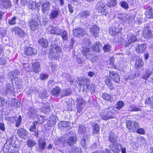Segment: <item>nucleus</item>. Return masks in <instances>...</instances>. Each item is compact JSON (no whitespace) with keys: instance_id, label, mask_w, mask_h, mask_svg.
<instances>
[{"instance_id":"f257e3e1","label":"nucleus","mask_w":153,"mask_h":153,"mask_svg":"<svg viewBox=\"0 0 153 153\" xmlns=\"http://www.w3.org/2000/svg\"><path fill=\"white\" fill-rule=\"evenodd\" d=\"M114 107H111L102 110L100 113V116L102 120H107L115 118Z\"/></svg>"},{"instance_id":"f03ea898","label":"nucleus","mask_w":153,"mask_h":153,"mask_svg":"<svg viewBox=\"0 0 153 153\" xmlns=\"http://www.w3.org/2000/svg\"><path fill=\"white\" fill-rule=\"evenodd\" d=\"M65 142L71 146L75 143L76 141V137L75 134L71 131L65 133L64 135Z\"/></svg>"},{"instance_id":"7ed1b4c3","label":"nucleus","mask_w":153,"mask_h":153,"mask_svg":"<svg viewBox=\"0 0 153 153\" xmlns=\"http://www.w3.org/2000/svg\"><path fill=\"white\" fill-rule=\"evenodd\" d=\"M40 23V18L37 15H36L34 17H33L29 22V26L33 31L37 29Z\"/></svg>"},{"instance_id":"20e7f679","label":"nucleus","mask_w":153,"mask_h":153,"mask_svg":"<svg viewBox=\"0 0 153 153\" xmlns=\"http://www.w3.org/2000/svg\"><path fill=\"white\" fill-rule=\"evenodd\" d=\"M50 51L51 52L52 55L56 59H58L59 57V55L57 53H60L62 52V49L60 47L56 44L53 45L50 49Z\"/></svg>"},{"instance_id":"39448f33","label":"nucleus","mask_w":153,"mask_h":153,"mask_svg":"<svg viewBox=\"0 0 153 153\" xmlns=\"http://www.w3.org/2000/svg\"><path fill=\"white\" fill-rule=\"evenodd\" d=\"M96 9L99 13L106 16L108 14V12L105 4L102 2H98L96 4Z\"/></svg>"},{"instance_id":"423d86ee","label":"nucleus","mask_w":153,"mask_h":153,"mask_svg":"<svg viewBox=\"0 0 153 153\" xmlns=\"http://www.w3.org/2000/svg\"><path fill=\"white\" fill-rule=\"evenodd\" d=\"M96 9L99 13L106 16L108 14V12L105 4L102 2H98L96 4Z\"/></svg>"},{"instance_id":"0eeeda50","label":"nucleus","mask_w":153,"mask_h":153,"mask_svg":"<svg viewBox=\"0 0 153 153\" xmlns=\"http://www.w3.org/2000/svg\"><path fill=\"white\" fill-rule=\"evenodd\" d=\"M96 9L99 13L106 16L108 14V12L105 4L102 2H98L96 4Z\"/></svg>"},{"instance_id":"6e6552de","label":"nucleus","mask_w":153,"mask_h":153,"mask_svg":"<svg viewBox=\"0 0 153 153\" xmlns=\"http://www.w3.org/2000/svg\"><path fill=\"white\" fill-rule=\"evenodd\" d=\"M151 27L147 26L144 27L143 31V35L146 39H149L152 38L153 34Z\"/></svg>"},{"instance_id":"1a4fd4ad","label":"nucleus","mask_w":153,"mask_h":153,"mask_svg":"<svg viewBox=\"0 0 153 153\" xmlns=\"http://www.w3.org/2000/svg\"><path fill=\"white\" fill-rule=\"evenodd\" d=\"M51 4L49 2L47 1H43L42 3V10L44 14H47L50 9Z\"/></svg>"},{"instance_id":"9d476101","label":"nucleus","mask_w":153,"mask_h":153,"mask_svg":"<svg viewBox=\"0 0 153 153\" xmlns=\"http://www.w3.org/2000/svg\"><path fill=\"white\" fill-rule=\"evenodd\" d=\"M111 150L114 153H118L120 152L122 146L119 143H112L109 146Z\"/></svg>"},{"instance_id":"9b49d317","label":"nucleus","mask_w":153,"mask_h":153,"mask_svg":"<svg viewBox=\"0 0 153 153\" xmlns=\"http://www.w3.org/2000/svg\"><path fill=\"white\" fill-rule=\"evenodd\" d=\"M128 42L125 44V47L128 46L131 43L135 42L137 41L136 36L134 35L131 33H128Z\"/></svg>"},{"instance_id":"f8f14e48","label":"nucleus","mask_w":153,"mask_h":153,"mask_svg":"<svg viewBox=\"0 0 153 153\" xmlns=\"http://www.w3.org/2000/svg\"><path fill=\"white\" fill-rule=\"evenodd\" d=\"M127 16V14H122L120 12L116 11L115 13L113 18H116L120 21L123 22H125Z\"/></svg>"},{"instance_id":"ddd939ff","label":"nucleus","mask_w":153,"mask_h":153,"mask_svg":"<svg viewBox=\"0 0 153 153\" xmlns=\"http://www.w3.org/2000/svg\"><path fill=\"white\" fill-rule=\"evenodd\" d=\"M74 35L79 38L84 36L86 33V31L81 28H77L73 30Z\"/></svg>"},{"instance_id":"4468645a","label":"nucleus","mask_w":153,"mask_h":153,"mask_svg":"<svg viewBox=\"0 0 153 153\" xmlns=\"http://www.w3.org/2000/svg\"><path fill=\"white\" fill-rule=\"evenodd\" d=\"M89 135H84L81 141V144L84 149H87L89 147L88 141Z\"/></svg>"},{"instance_id":"2eb2a0df","label":"nucleus","mask_w":153,"mask_h":153,"mask_svg":"<svg viewBox=\"0 0 153 153\" xmlns=\"http://www.w3.org/2000/svg\"><path fill=\"white\" fill-rule=\"evenodd\" d=\"M100 28L96 25H93L90 28V32L91 34L95 37H98Z\"/></svg>"},{"instance_id":"dca6fc26","label":"nucleus","mask_w":153,"mask_h":153,"mask_svg":"<svg viewBox=\"0 0 153 153\" xmlns=\"http://www.w3.org/2000/svg\"><path fill=\"white\" fill-rule=\"evenodd\" d=\"M118 138L117 135L116 134V132L111 131L109 134L108 136V140L111 143H116L117 141Z\"/></svg>"},{"instance_id":"f3484780","label":"nucleus","mask_w":153,"mask_h":153,"mask_svg":"<svg viewBox=\"0 0 153 153\" xmlns=\"http://www.w3.org/2000/svg\"><path fill=\"white\" fill-rule=\"evenodd\" d=\"M109 76L111 77L112 80L114 82L118 83L120 81V77L119 75L115 71H109Z\"/></svg>"},{"instance_id":"a211bd4d","label":"nucleus","mask_w":153,"mask_h":153,"mask_svg":"<svg viewBox=\"0 0 153 153\" xmlns=\"http://www.w3.org/2000/svg\"><path fill=\"white\" fill-rule=\"evenodd\" d=\"M49 31L50 33L52 34H55L57 35H60L62 33V31L58 27L52 26L49 27Z\"/></svg>"},{"instance_id":"6ab92c4d","label":"nucleus","mask_w":153,"mask_h":153,"mask_svg":"<svg viewBox=\"0 0 153 153\" xmlns=\"http://www.w3.org/2000/svg\"><path fill=\"white\" fill-rule=\"evenodd\" d=\"M77 103V111L80 113L82 111L84 105V100L82 98H78Z\"/></svg>"},{"instance_id":"aec40b11","label":"nucleus","mask_w":153,"mask_h":153,"mask_svg":"<svg viewBox=\"0 0 153 153\" xmlns=\"http://www.w3.org/2000/svg\"><path fill=\"white\" fill-rule=\"evenodd\" d=\"M0 4L1 7L7 9L10 8L11 5V2L10 0H0Z\"/></svg>"},{"instance_id":"412c9836","label":"nucleus","mask_w":153,"mask_h":153,"mask_svg":"<svg viewBox=\"0 0 153 153\" xmlns=\"http://www.w3.org/2000/svg\"><path fill=\"white\" fill-rule=\"evenodd\" d=\"M147 48L145 44L138 45L135 47L136 51L138 53H143L145 51Z\"/></svg>"},{"instance_id":"4be33fe9","label":"nucleus","mask_w":153,"mask_h":153,"mask_svg":"<svg viewBox=\"0 0 153 153\" xmlns=\"http://www.w3.org/2000/svg\"><path fill=\"white\" fill-rule=\"evenodd\" d=\"M39 150L41 152H42L45 147L46 142L45 138H40L38 142Z\"/></svg>"},{"instance_id":"5701e85b","label":"nucleus","mask_w":153,"mask_h":153,"mask_svg":"<svg viewBox=\"0 0 153 153\" xmlns=\"http://www.w3.org/2000/svg\"><path fill=\"white\" fill-rule=\"evenodd\" d=\"M12 30L16 34L21 37H23L25 34L23 30L17 27H15L12 28Z\"/></svg>"},{"instance_id":"b1692460","label":"nucleus","mask_w":153,"mask_h":153,"mask_svg":"<svg viewBox=\"0 0 153 153\" xmlns=\"http://www.w3.org/2000/svg\"><path fill=\"white\" fill-rule=\"evenodd\" d=\"M51 95L55 97L60 96L61 91L60 88L58 86L54 88L51 91Z\"/></svg>"},{"instance_id":"393cba45","label":"nucleus","mask_w":153,"mask_h":153,"mask_svg":"<svg viewBox=\"0 0 153 153\" xmlns=\"http://www.w3.org/2000/svg\"><path fill=\"white\" fill-rule=\"evenodd\" d=\"M25 54L26 55L31 56L35 54L36 53V51L33 48L28 47L24 49Z\"/></svg>"},{"instance_id":"a878e982","label":"nucleus","mask_w":153,"mask_h":153,"mask_svg":"<svg viewBox=\"0 0 153 153\" xmlns=\"http://www.w3.org/2000/svg\"><path fill=\"white\" fill-rule=\"evenodd\" d=\"M32 71L36 73H38L40 71V64L38 62L33 63L32 64Z\"/></svg>"},{"instance_id":"bb28decb","label":"nucleus","mask_w":153,"mask_h":153,"mask_svg":"<svg viewBox=\"0 0 153 153\" xmlns=\"http://www.w3.org/2000/svg\"><path fill=\"white\" fill-rule=\"evenodd\" d=\"M27 115L30 118L34 119V117L38 115L36 110L33 108H30L28 110Z\"/></svg>"},{"instance_id":"cd10ccee","label":"nucleus","mask_w":153,"mask_h":153,"mask_svg":"<svg viewBox=\"0 0 153 153\" xmlns=\"http://www.w3.org/2000/svg\"><path fill=\"white\" fill-rule=\"evenodd\" d=\"M17 133L19 137L21 138H25L27 135V132L26 130L20 128L17 131Z\"/></svg>"},{"instance_id":"c85d7f7f","label":"nucleus","mask_w":153,"mask_h":153,"mask_svg":"<svg viewBox=\"0 0 153 153\" xmlns=\"http://www.w3.org/2000/svg\"><path fill=\"white\" fill-rule=\"evenodd\" d=\"M70 123L68 121H63L60 123L58 125L59 127L61 129L65 128L66 130L70 128Z\"/></svg>"},{"instance_id":"c756f323","label":"nucleus","mask_w":153,"mask_h":153,"mask_svg":"<svg viewBox=\"0 0 153 153\" xmlns=\"http://www.w3.org/2000/svg\"><path fill=\"white\" fill-rule=\"evenodd\" d=\"M57 117L55 115L51 116L50 120L47 122V125L48 126L52 127L56 124Z\"/></svg>"},{"instance_id":"7c9ffc66","label":"nucleus","mask_w":153,"mask_h":153,"mask_svg":"<svg viewBox=\"0 0 153 153\" xmlns=\"http://www.w3.org/2000/svg\"><path fill=\"white\" fill-rule=\"evenodd\" d=\"M108 32L110 35L113 36H115L118 33V30L115 26H113L109 28Z\"/></svg>"},{"instance_id":"2f4dec72","label":"nucleus","mask_w":153,"mask_h":153,"mask_svg":"<svg viewBox=\"0 0 153 153\" xmlns=\"http://www.w3.org/2000/svg\"><path fill=\"white\" fill-rule=\"evenodd\" d=\"M64 142H65V139L63 136L60 138L58 137L56 138L54 140V143L56 145L60 146L61 145L63 144Z\"/></svg>"},{"instance_id":"473e14b6","label":"nucleus","mask_w":153,"mask_h":153,"mask_svg":"<svg viewBox=\"0 0 153 153\" xmlns=\"http://www.w3.org/2000/svg\"><path fill=\"white\" fill-rule=\"evenodd\" d=\"M79 15L82 19H84L91 15V12L88 10H86L81 12Z\"/></svg>"},{"instance_id":"72a5a7b5","label":"nucleus","mask_w":153,"mask_h":153,"mask_svg":"<svg viewBox=\"0 0 153 153\" xmlns=\"http://www.w3.org/2000/svg\"><path fill=\"white\" fill-rule=\"evenodd\" d=\"M144 65V63L142 59L139 58L137 59L135 63V67L137 69H139L142 68Z\"/></svg>"},{"instance_id":"f704fd0d","label":"nucleus","mask_w":153,"mask_h":153,"mask_svg":"<svg viewBox=\"0 0 153 153\" xmlns=\"http://www.w3.org/2000/svg\"><path fill=\"white\" fill-rule=\"evenodd\" d=\"M38 43L43 48H46L48 46V42L47 39L41 38L39 39Z\"/></svg>"},{"instance_id":"c9c22d12","label":"nucleus","mask_w":153,"mask_h":153,"mask_svg":"<svg viewBox=\"0 0 153 153\" xmlns=\"http://www.w3.org/2000/svg\"><path fill=\"white\" fill-rule=\"evenodd\" d=\"M86 57L87 59L93 62H95L98 59V57L94 54H92L90 53L86 55Z\"/></svg>"},{"instance_id":"e433bc0d","label":"nucleus","mask_w":153,"mask_h":153,"mask_svg":"<svg viewBox=\"0 0 153 153\" xmlns=\"http://www.w3.org/2000/svg\"><path fill=\"white\" fill-rule=\"evenodd\" d=\"M102 48L101 44L99 42L95 43L94 45L92 47V48L94 51L98 52H100V49Z\"/></svg>"},{"instance_id":"4c0bfd02","label":"nucleus","mask_w":153,"mask_h":153,"mask_svg":"<svg viewBox=\"0 0 153 153\" xmlns=\"http://www.w3.org/2000/svg\"><path fill=\"white\" fill-rule=\"evenodd\" d=\"M19 74L20 73L18 70H16L14 71L9 73L8 75L12 80L13 78L15 79V78L18 77L19 75Z\"/></svg>"},{"instance_id":"58836bf2","label":"nucleus","mask_w":153,"mask_h":153,"mask_svg":"<svg viewBox=\"0 0 153 153\" xmlns=\"http://www.w3.org/2000/svg\"><path fill=\"white\" fill-rule=\"evenodd\" d=\"M59 11L58 10H54L51 11L50 14V18L53 20L56 18L59 15Z\"/></svg>"},{"instance_id":"ea45409f","label":"nucleus","mask_w":153,"mask_h":153,"mask_svg":"<svg viewBox=\"0 0 153 153\" xmlns=\"http://www.w3.org/2000/svg\"><path fill=\"white\" fill-rule=\"evenodd\" d=\"M7 86V87L5 91L6 94H10L14 91V89L13 87V84H9Z\"/></svg>"},{"instance_id":"a19ab883","label":"nucleus","mask_w":153,"mask_h":153,"mask_svg":"<svg viewBox=\"0 0 153 153\" xmlns=\"http://www.w3.org/2000/svg\"><path fill=\"white\" fill-rule=\"evenodd\" d=\"M91 125L93 127V132L94 134H97L99 131L100 126L97 124H95L94 123H91Z\"/></svg>"},{"instance_id":"79ce46f5","label":"nucleus","mask_w":153,"mask_h":153,"mask_svg":"<svg viewBox=\"0 0 153 153\" xmlns=\"http://www.w3.org/2000/svg\"><path fill=\"white\" fill-rule=\"evenodd\" d=\"M102 97L104 99L108 101L112 102L114 100L112 96L107 93H104L102 94Z\"/></svg>"},{"instance_id":"37998d69","label":"nucleus","mask_w":153,"mask_h":153,"mask_svg":"<svg viewBox=\"0 0 153 153\" xmlns=\"http://www.w3.org/2000/svg\"><path fill=\"white\" fill-rule=\"evenodd\" d=\"M78 131L79 134L86 133V130L85 127L84 125H80L79 126Z\"/></svg>"},{"instance_id":"c03bdc74","label":"nucleus","mask_w":153,"mask_h":153,"mask_svg":"<svg viewBox=\"0 0 153 153\" xmlns=\"http://www.w3.org/2000/svg\"><path fill=\"white\" fill-rule=\"evenodd\" d=\"M39 96L41 99H44L48 97L49 95L48 94L47 91L44 90L39 92Z\"/></svg>"},{"instance_id":"a18cd8bd","label":"nucleus","mask_w":153,"mask_h":153,"mask_svg":"<svg viewBox=\"0 0 153 153\" xmlns=\"http://www.w3.org/2000/svg\"><path fill=\"white\" fill-rule=\"evenodd\" d=\"M134 121L131 120H127L126 123V128L129 130H132Z\"/></svg>"},{"instance_id":"49530a36","label":"nucleus","mask_w":153,"mask_h":153,"mask_svg":"<svg viewBox=\"0 0 153 153\" xmlns=\"http://www.w3.org/2000/svg\"><path fill=\"white\" fill-rule=\"evenodd\" d=\"M71 91L70 89H67L63 90L61 95V98L71 94Z\"/></svg>"},{"instance_id":"de8ad7c7","label":"nucleus","mask_w":153,"mask_h":153,"mask_svg":"<svg viewBox=\"0 0 153 153\" xmlns=\"http://www.w3.org/2000/svg\"><path fill=\"white\" fill-rule=\"evenodd\" d=\"M135 16L134 14H131L129 15L127 14V16L125 22H127L128 23H130L134 20Z\"/></svg>"},{"instance_id":"09e8293b","label":"nucleus","mask_w":153,"mask_h":153,"mask_svg":"<svg viewBox=\"0 0 153 153\" xmlns=\"http://www.w3.org/2000/svg\"><path fill=\"white\" fill-rule=\"evenodd\" d=\"M81 149L78 147L76 146L71 148L70 153H81Z\"/></svg>"},{"instance_id":"8fccbe9b","label":"nucleus","mask_w":153,"mask_h":153,"mask_svg":"<svg viewBox=\"0 0 153 153\" xmlns=\"http://www.w3.org/2000/svg\"><path fill=\"white\" fill-rule=\"evenodd\" d=\"M62 37V40L64 41L67 40L68 39V35L67 32L66 30H63L62 31L61 34L60 35Z\"/></svg>"},{"instance_id":"3c124183","label":"nucleus","mask_w":153,"mask_h":153,"mask_svg":"<svg viewBox=\"0 0 153 153\" xmlns=\"http://www.w3.org/2000/svg\"><path fill=\"white\" fill-rule=\"evenodd\" d=\"M124 106V103L123 102L120 101L117 102L116 105V108L118 109H120L123 108Z\"/></svg>"},{"instance_id":"603ef678","label":"nucleus","mask_w":153,"mask_h":153,"mask_svg":"<svg viewBox=\"0 0 153 153\" xmlns=\"http://www.w3.org/2000/svg\"><path fill=\"white\" fill-rule=\"evenodd\" d=\"M128 110L131 112L134 111H140L141 109L137 107L132 105L129 107Z\"/></svg>"},{"instance_id":"864d4df0","label":"nucleus","mask_w":153,"mask_h":153,"mask_svg":"<svg viewBox=\"0 0 153 153\" xmlns=\"http://www.w3.org/2000/svg\"><path fill=\"white\" fill-rule=\"evenodd\" d=\"M32 124L30 126L29 130L31 132H33L35 130H36V127L37 125V122L35 121L32 122Z\"/></svg>"},{"instance_id":"5fc2aeb1","label":"nucleus","mask_w":153,"mask_h":153,"mask_svg":"<svg viewBox=\"0 0 153 153\" xmlns=\"http://www.w3.org/2000/svg\"><path fill=\"white\" fill-rule=\"evenodd\" d=\"M152 10V8H150L149 10H148L146 12V16L147 18H151L153 17Z\"/></svg>"},{"instance_id":"6e6d98bb","label":"nucleus","mask_w":153,"mask_h":153,"mask_svg":"<svg viewBox=\"0 0 153 153\" xmlns=\"http://www.w3.org/2000/svg\"><path fill=\"white\" fill-rule=\"evenodd\" d=\"M119 4L121 7L126 10H127L129 8L127 3L126 1H121Z\"/></svg>"},{"instance_id":"4d7b16f0","label":"nucleus","mask_w":153,"mask_h":153,"mask_svg":"<svg viewBox=\"0 0 153 153\" xmlns=\"http://www.w3.org/2000/svg\"><path fill=\"white\" fill-rule=\"evenodd\" d=\"M37 117V122H38L40 124L43 123L45 120V117L43 116L38 115Z\"/></svg>"},{"instance_id":"13d9d810","label":"nucleus","mask_w":153,"mask_h":153,"mask_svg":"<svg viewBox=\"0 0 153 153\" xmlns=\"http://www.w3.org/2000/svg\"><path fill=\"white\" fill-rule=\"evenodd\" d=\"M104 52L105 53L109 52L111 50V45L108 44H106L103 47H102Z\"/></svg>"},{"instance_id":"bf43d9fd","label":"nucleus","mask_w":153,"mask_h":153,"mask_svg":"<svg viewBox=\"0 0 153 153\" xmlns=\"http://www.w3.org/2000/svg\"><path fill=\"white\" fill-rule=\"evenodd\" d=\"M81 52L86 57V55H88V54H89V48H87L83 47L82 50Z\"/></svg>"},{"instance_id":"052dcab7","label":"nucleus","mask_w":153,"mask_h":153,"mask_svg":"<svg viewBox=\"0 0 153 153\" xmlns=\"http://www.w3.org/2000/svg\"><path fill=\"white\" fill-rule=\"evenodd\" d=\"M146 103L150 104V107L153 108V96L151 98H149L146 99Z\"/></svg>"},{"instance_id":"680f3d73","label":"nucleus","mask_w":153,"mask_h":153,"mask_svg":"<svg viewBox=\"0 0 153 153\" xmlns=\"http://www.w3.org/2000/svg\"><path fill=\"white\" fill-rule=\"evenodd\" d=\"M17 18L16 17L14 16L11 19L8 20V23L10 25H14L16 24V21Z\"/></svg>"},{"instance_id":"e2e57ef3","label":"nucleus","mask_w":153,"mask_h":153,"mask_svg":"<svg viewBox=\"0 0 153 153\" xmlns=\"http://www.w3.org/2000/svg\"><path fill=\"white\" fill-rule=\"evenodd\" d=\"M28 7L30 9H35V2L32 1H30L28 3Z\"/></svg>"},{"instance_id":"0e129e2a","label":"nucleus","mask_w":153,"mask_h":153,"mask_svg":"<svg viewBox=\"0 0 153 153\" xmlns=\"http://www.w3.org/2000/svg\"><path fill=\"white\" fill-rule=\"evenodd\" d=\"M35 145V143L34 141L33 140H29L27 141V145L29 147H32L34 146Z\"/></svg>"},{"instance_id":"69168bd1","label":"nucleus","mask_w":153,"mask_h":153,"mask_svg":"<svg viewBox=\"0 0 153 153\" xmlns=\"http://www.w3.org/2000/svg\"><path fill=\"white\" fill-rule=\"evenodd\" d=\"M80 80L81 81V84L83 85L84 86L90 83V80L88 79H83Z\"/></svg>"},{"instance_id":"338daca9","label":"nucleus","mask_w":153,"mask_h":153,"mask_svg":"<svg viewBox=\"0 0 153 153\" xmlns=\"http://www.w3.org/2000/svg\"><path fill=\"white\" fill-rule=\"evenodd\" d=\"M134 125L133 126L132 131H135L139 128L140 126L139 123L135 121H134Z\"/></svg>"},{"instance_id":"774afa93","label":"nucleus","mask_w":153,"mask_h":153,"mask_svg":"<svg viewBox=\"0 0 153 153\" xmlns=\"http://www.w3.org/2000/svg\"><path fill=\"white\" fill-rule=\"evenodd\" d=\"M110 76H106L105 77V81L107 85L109 86H111L112 84L110 79Z\"/></svg>"}]
</instances>
